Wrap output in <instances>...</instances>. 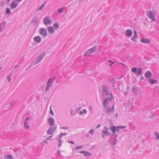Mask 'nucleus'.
Returning a JSON list of instances; mask_svg holds the SVG:
<instances>
[{"label":"nucleus","mask_w":159,"mask_h":159,"mask_svg":"<svg viewBox=\"0 0 159 159\" xmlns=\"http://www.w3.org/2000/svg\"><path fill=\"white\" fill-rule=\"evenodd\" d=\"M48 121L50 127L47 130V133L49 134H51L56 130L57 126V125L54 124L55 120L52 117H50L48 119Z\"/></svg>","instance_id":"obj_1"},{"label":"nucleus","mask_w":159,"mask_h":159,"mask_svg":"<svg viewBox=\"0 0 159 159\" xmlns=\"http://www.w3.org/2000/svg\"><path fill=\"white\" fill-rule=\"evenodd\" d=\"M131 71L134 73H136L135 75L137 76L141 75H142V68L139 67V68L136 67H133L131 69Z\"/></svg>","instance_id":"obj_2"},{"label":"nucleus","mask_w":159,"mask_h":159,"mask_svg":"<svg viewBox=\"0 0 159 159\" xmlns=\"http://www.w3.org/2000/svg\"><path fill=\"white\" fill-rule=\"evenodd\" d=\"M97 51V47H94L86 51L84 55V57H86L89 56V55L93 53L94 52Z\"/></svg>","instance_id":"obj_3"},{"label":"nucleus","mask_w":159,"mask_h":159,"mask_svg":"<svg viewBox=\"0 0 159 159\" xmlns=\"http://www.w3.org/2000/svg\"><path fill=\"white\" fill-rule=\"evenodd\" d=\"M102 92H105L107 95H111V97L113 99L112 94V93H109V91L108 89V88L106 85H104L102 87Z\"/></svg>","instance_id":"obj_4"},{"label":"nucleus","mask_w":159,"mask_h":159,"mask_svg":"<svg viewBox=\"0 0 159 159\" xmlns=\"http://www.w3.org/2000/svg\"><path fill=\"white\" fill-rule=\"evenodd\" d=\"M146 14L152 21H154L156 20L155 18V16L152 11L149 10H147L146 11Z\"/></svg>","instance_id":"obj_5"},{"label":"nucleus","mask_w":159,"mask_h":159,"mask_svg":"<svg viewBox=\"0 0 159 159\" xmlns=\"http://www.w3.org/2000/svg\"><path fill=\"white\" fill-rule=\"evenodd\" d=\"M49 18V17L48 16H46L44 18L43 21L45 25H47L48 24L50 25L51 24L52 20H50Z\"/></svg>","instance_id":"obj_6"},{"label":"nucleus","mask_w":159,"mask_h":159,"mask_svg":"<svg viewBox=\"0 0 159 159\" xmlns=\"http://www.w3.org/2000/svg\"><path fill=\"white\" fill-rule=\"evenodd\" d=\"M56 76H52L49 78L47 81V84H48L51 86H52V83L53 81L56 79Z\"/></svg>","instance_id":"obj_7"},{"label":"nucleus","mask_w":159,"mask_h":159,"mask_svg":"<svg viewBox=\"0 0 159 159\" xmlns=\"http://www.w3.org/2000/svg\"><path fill=\"white\" fill-rule=\"evenodd\" d=\"M39 33L42 35L46 37L47 35V33L46 29L45 28H40L39 30Z\"/></svg>","instance_id":"obj_8"},{"label":"nucleus","mask_w":159,"mask_h":159,"mask_svg":"<svg viewBox=\"0 0 159 159\" xmlns=\"http://www.w3.org/2000/svg\"><path fill=\"white\" fill-rule=\"evenodd\" d=\"M13 151L16 153V154L17 155L19 156L20 157H24V154L21 150H13Z\"/></svg>","instance_id":"obj_9"},{"label":"nucleus","mask_w":159,"mask_h":159,"mask_svg":"<svg viewBox=\"0 0 159 159\" xmlns=\"http://www.w3.org/2000/svg\"><path fill=\"white\" fill-rule=\"evenodd\" d=\"M18 3L15 0H13L12 3L10 4L11 9H13L16 8L18 6Z\"/></svg>","instance_id":"obj_10"},{"label":"nucleus","mask_w":159,"mask_h":159,"mask_svg":"<svg viewBox=\"0 0 159 159\" xmlns=\"http://www.w3.org/2000/svg\"><path fill=\"white\" fill-rule=\"evenodd\" d=\"M46 52H41L39 55H38L36 59L38 60V62H40L43 59L44 56L46 54Z\"/></svg>","instance_id":"obj_11"},{"label":"nucleus","mask_w":159,"mask_h":159,"mask_svg":"<svg viewBox=\"0 0 159 159\" xmlns=\"http://www.w3.org/2000/svg\"><path fill=\"white\" fill-rule=\"evenodd\" d=\"M114 109V105H113V103H112V107L111 108H109L107 109H105V112L107 114L109 115V113H113V111Z\"/></svg>","instance_id":"obj_12"},{"label":"nucleus","mask_w":159,"mask_h":159,"mask_svg":"<svg viewBox=\"0 0 159 159\" xmlns=\"http://www.w3.org/2000/svg\"><path fill=\"white\" fill-rule=\"evenodd\" d=\"M112 134H111L107 130H103L101 134L102 138H104L105 136L106 135V136H111Z\"/></svg>","instance_id":"obj_13"},{"label":"nucleus","mask_w":159,"mask_h":159,"mask_svg":"<svg viewBox=\"0 0 159 159\" xmlns=\"http://www.w3.org/2000/svg\"><path fill=\"white\" fill-rule=\"evenodd\" d=\"M80 153L81 154H83L84 156L85 157H89L91 156L92 154L87 151H81L80 152Z\"/></svg>","instance_id":"obj_14"},{"label":"nucleus","mask_w":159,"mask_h":159,"mask_svg":"<svg viewBox=\"0 0 159 159\" xmlns=\"http://www.w3.org/2000/svg\"><path fill=\"white\" fill-rule=\"evenodd\" d=\"M152 74L150 70H148L144 74V76L146 78L150 79L152 77Z\"/></svg>","instance_id":"obj_15"},{"label":"nucleus","mask_w":159,"mask_h":159,"mask_svg":"<svg viewBox=\"0 0 159 159\" xmlns=\"http://www.w3.org/2000/svg\"><path fill=\"white\" fill-rule=\"evenodd\" d=\"M125 34L127 36L130 37L132 35L133 32L131 30L128 29L126 30Z\"/></svg>","instance_id":"obj_16"},{"label":"nucleus","mask_w":159,"mask_h":159,"mask_svg":"<svg viewBox=\"0 0 159 159\" xmlns=\"http://www.w3.org/2000/svg\"><path fill=\"white\" fill-rule=\"evenodd\" d=\"M7 22L5 20L1 22L0 23V31L4 29L6 24H7Z\"/></svg>","instance_id":"obj_17"},{"label":"nucleus","mask_w":159,"mask_h":159,"mask_svg":"<svg viewBox=\"0 0 159 159\" xmlns=\"http://www.w3.org/2000/svg\"><path fill=\"white\" fill-rule=\"evenodd\" d=\"M39 21V18L37 16H34L33 19L32 20L31 23H34V25H35Z\"/></svg>","instance_id":"obj_18"},{"label":"nucleus","mask_w":159,"mask_h":159,"mask_svg":"<svg viewBox=\"0 0 159 159\" xmlns=\"http://www.w3.org/2000/svg\"><path fill=\"white\" fill-rule=\"evenodd\" d=\"M33 39L35 42L39 43L41 41V38L40 36H36L34 37Z\"/></svg>","instance_id":"obj_19"},{"label":"nucleus","mask_w":159,"mask_h":159,"mask_svg":"<svg viewBox=\"0 0 159 159\" xmlns=\"http://www.w3.org/2000/svg\"><path fill=\"white\" fill-rule=\"evenodd\" d=\"M140 41L143 43H150L151 41L149 39L142 38L141 39Z\"/></svg>","instance_id":"obj_20"},{"label":"nucleus","mask_w":159,"mask_h":159,"mask_svg":"<svg viewBox=\"0 0 159 159\" xmlns=\"http://www.w3.org/2000/svg\"><path fill=\"white\" fill-rule=\"evenodd\" d=\"M108 100L107 98H106L103 100V105L104 108H106L108 104Z\"/></svg>","instance_id":"obj_21"},{"label":"nucleus","mask_w":159,"mask_h":159,"mask_svg":"<svg viewBox=\"0 0 159 159\" xmlns=\"http://www.w3.org/2000/svg\"><path fill=\"white\" fill-rule=\"evenodd\" d=\"M114 127V125H112L109 128V129L112 131L111 135L116 134H115L116 133V131L115 128Z\"/></svg>","instance_id":"obj_22"},{"label":"nucleus","mask_w":159,"mask_h":159,"mask_svg":"<svg viewBox=\"0 0 159 159\" xmlns=\"http://www.w3.org/2000/svg\"><path fill=\"white\" fill-rule=\"evenodd\" d=\"M148 81L151 84H153L157 83V80H154L152 78L149 79Z\"/></svg>","instance_id":"obj_23"},{"label":"nucleus","mask_w":159,"mask_h":159,"mask_svg":"<svg viewBox=\"0 0 159 159\" xmlns=\"http://www.w3.org/2000/svg\"><path fill=\"white\" fill-rule=\"evenodd\" d=\"M48 32L50 34H53L54 32V28L52 26H49L48 28Z\"/></svg>","instance_id":"obj_24"},{"label":"nucleus","mask_w":159,"mask_h":159,"mask_svg":"<svg viewBox=\"0 0 159 159\" xmlns=\"http://www.w3.org/2000/svg\"><path fill=\"white\" fill-rule=\"evenodd\" d=\"M117 139H116V138H114V139L113 141L112 142V146L113 148H115V145L117 143Z\"/></svg>","instance_id":"obj_25"},{"label":"nucleus","mask_w":159,"mask_h":159,"mask_svg":"<svg viewBox=\"0 0 159 159\" xmlns=\"http://www.w3.org/2000/svg\"><path fill=\"white\" fill-rule=\"evenodd\" d=\"M46 3V2H44L42 5L38 7V9L39 11H41L44 7Z\"/></svg>","instance_id":"obj_26"},{"label":"nucleus","mask_w":159,"mask_h":159,"mask_svg":"<svg viewBox=\"0 0 159 159\" xmlns=\"http://www.w3.org/2000/svg\"><path fill=\"white\" fill-rule=\"evenodd\" d=\"M12 157L10 154L4 156L5 159H12Z\"/></svg>","instance_id":"obj_27"},{"label":"nucleus","mask_w":159,"mask_h":159,"mask_svg":"<svg viewBox=\"0 0 159 159\" xmlns=\"http://www.w3.org/2000/svg\"><path fill=\"white\" fill-rule=\"evenodd\" d=\"M53 26L54 27L55 29L56 30L59 27V24L58 23H55L53 24Z\"/></svg>","instance_id":"obj_28"},{"label":"nucleus","mask_w":159,"mask_h":159,"mask_svg":"<svg viewBox=\"0 0 159 159\" xmlns=\"http://www.w3.org/2000/svg\"><path fill=\"white\" fill-rule=\"evenodd\" d=\"M65 8V7H63L60 8L58 9L57 10V11L58 13H61L62 12L64 9Z\"/></svg>","instance_id":"obj_29"},{"label":"nucleus","mask_w":159,"mask_h":159,"mask_svg":"<svg viewBox=\"0 0 159 159\" xmlns=\"http://www.w3.org/2000/svg\"><path fill=\"white\" fill-rule=\"evenodd\" d=\"M38 60L36 59L35 60H33L31 62V65L33 66L36 65V64L40 62H38Z\"/></svg>","instance_id":"obj_30"},{"label":"nucleus","mask_w":159,"mask_h":159,"mask_svg":"<svg viewBox=\"0 0 159 159\" xmlns=\"http://www.w3.org/2000/svg\"><path fill=\"white\" fill-rule=\"evenodd\" d=\"M12 74L11 73L10 74L8 77L7 78V79L8 81V82L10 83L11 82V77L12 76Z\"/></svg>","instance_id":"obj_31"},{"label":"nucleus","mask_w":159,"mask_h":159,"mask_svg":"<svg viewBox=\"0 0 159 159\" xmlns=\"http://www.w3.org/2000/svg\"><path fill=\"white\" fill-rule=\"evenodd\" d=\"M5 13L7 14H9L11 13V10L9 8H7L6 9Z\"/></svg>","instance_id":"obj_32"},{"label":"nucleus","mask_w":159,"mask_h":159,"mask_svg":"<svg viewBox=\"0 0 159 159\" xmlns=\"http://www.w3.org/2000/svg\"><path fill=\"white\" fill-rule=\"evenodd\" d=\"M24 126L26 129H28L30 128L29 126L28 125H27V121H25L24 124Z\"/></svg>","instance_id":"obj_33"},{"label":"nucleus","mask_w":159,"mask_h":159,"mask_svg":"<svg viewBox=\"0 0 159 159\" xmlns=\"http://www.w3.org/2000/svg\"><path fill=\"white\" fill-rule=\"evenodd\" d=\"M50 85H49L48 84H47L46 88L45 89V92H46L48 91L49 89L51 87Z\"/></svg>","instance_id":"obj_34"},{"label":"nucleus","mask_w":159,"mask_h":159,"mask_svg":"<svg viewBox=\"0 0 159 159\" xmlns=\"http://www.w3.org/2000/svg\"><path fill=\"white\" fill-rule=\"evenodd\" d=\"M133 37L135 38H136L138 37L137 34V32L135 30L134 31V35Z\"/></svg>","instance_id":"obj_35"},{"label":"nucleus","mask_w":159,"mask_h":159,"mask_svg":"<svg viewBox=\"0 0 159 159\" xmlns=\"http://www.w3.org/2000/svg\"><path fill=\"white\" fill-rule=\"evenodd\" d=\"M117 126L120 129L126 128V127L125 126Z\"/></svg>","instance_id":"obj_36"},{"label":"nucleus","mask_w":159,"mask_h":159,"mask_svg":"<svg viewBox=\"0 0 159 159\" xmlns=\"http://www.w3.org/2000/svg\"><path fill=\"white\" fill-rule=\"evenodd\" d=\"M115 129V130L116 131H117L118 132H120V130H119V129L118 128L117 126H115L114 125V127Z\"/></svg>","instance_id":"obj_37"},{"label":"nucleus","mask_w":159,"mask_h":159,"mask_svg":"<svg viewBox=\"0 0 159 159\" xmlns=\"http://www.w3.org/2000/svg\"><path fill=\"white\" fill-rule=\"evenodd\" d=\"M137 88L136 87H134L133 89L132 92H133V93H137Z\"/></svg>","instance_id":"obj_38"},{"label":"nucleus","mask_w":159,"mask_h":159,"mask_svg":"<svg viewBox=\"0 0 159 159\" xmlns=\"http://www.w3.org/2000/svg\"><path fill=\"white\" fill-rule=\"evenodd\" d=\"M49 113L51 115H53L54 114L52 110L51 107H50V111H49Z\"/></svg>","instance_id":"obj_39"},{"label":"nucleus","mask_w":159,"mask_h":159,"mask_svg":"<svg viewBox=\"0 0 159 159\" xmlns=\"http://www.w3.org/2000/svg\"><path fill=\"white\" fill-rule=\"evenodd\" d=\"M135 39V38L133 36L132 38H131V39L134 42H136L137 41Z\"/></svg>","instance_id":"obj_40"},{"label":"nucleus","mask_w":159,"mask_h":159,"mask_svg":"<svg viewBox=\"0 0 159 159\" xmlns=\"http://www.w3.org/2000/svg\"><path fill=\"white\" fill-rule=\"evenodd\" d=\"M94 132V130L93 129H91L89 131V133L90 134H92Z\"/></svg>","instance_id":"obj_41"},{"label":"nucleus","mask_w":159,"mask_h":159,"mask_svg":"<svg viewBox=\"0 0 159 159\" xmlns=\"http://www.w3.org/2000/svg\"><path fill=\"white\" fill-rule=\"evenodd\" d=\"M155 90L156 91H158L159 90V85L156 86L155 88Z\"/></svg>","instance_id":"obj_42"},{"label":"nucleus","mask_w":159,"mask_h":159,"mask_svg":"<svg viewBox=\"0 0 159 159\" xmlns=\"http://www.w3.org/2000/svg\"><path fill=\"white\" fill-rule=\"evenodd\" d=\"M83 147V146H77L76 148H75L76 150H78L80 148H82Z\"/></svg>","instance_id":"obj_43"},{"label":"nucleus","mask_w":159,"mask_h":159,"mask_svg":"<svg viewBox=\"0 0 159 159\" xmlns=\"http://www.w3.org/2000/svg\"><path fill=\"white\" fill-rule=\"evenodd\" d=\"M61 134V135L62 136H65V135H67V134L66 133H60Z\"/></svg>","instance_id":"obj_44"},{"label":"nucleus","mask_w":159,"mask_h":159,"mask_svg":"<svg viewBox=\"0 0 159 159\" xmlns=\"http://www.w3.org/2000/svg\"><path fill=\"white\" fill-rule=\"evenodd\" d=\"M68 142L69 143H71V144H73L74 145L75 144V143L73 141H68Z\"/></svg>","instance_id":"obj_45"},{"label":"nucleus","mask_w":159,"mask_h":159,"mask_svg":"<svg viewBox=\"0 0 159 159\" xmlns=\"http://www.w3.org/2000/svg\"><path fill=\"white\" fill-rule=\"evenodd\" d=\"M116 62V61H114V62H111V63L109 65V66H111L113 64Z\"/></svg>","instance_id":"obj_46"},{"label":"nucleus","mask_w":159,"mask_h":159,"mask_svg":"<svg viewBox=\"0 0 159 159\" xmlns=\"http://www.w3.org/2000/svg\"><path fill=\"white\" fill-rule=\"evenodd\" d=\"M52 136H53L52 135H51L49 137L47 138L46 139L47 140H50V139L52 137Z\"/></svg>","instance_id":"obj_47"},{"label":"nucleus","mask_w":159,"mask_h":159,"mask_svg":"<svg viewBox=\"0 0 159 159\" xmlns=\"http://www.w3.org/2000/svg\"><path fill=\"white\" fill-rule=\"evenodd\" d=\"M58 141L59 143H63V141L61 140L60 139H58Z\"/></svg>","instance_id":"obj_48"},{"label":"nucleus","mask_w":159,"mask_h":159,"mask_svg":"<svg viewBox=\"0 0 159 159\" xmlns=\"http://www.w3.org/2000/svg\"><path fill=\"white\" fill-rule=\"evenodd\" d=\"M110 82H112V83L113 84H115V79L113 80H111Z\"/></svg>","instance_id":"obj_49"},{"label":"nucleus","mask_w":159,"mask_h":159,"mask_svg":"<svg viewBox=\"0 0 159 159\" xmlns=\"http://www.w3.org/2000/svg\"><path fill=\"white\" fill-rule=\"evenodd\" d=\"M112 97H111V96L109 98H107V99L108 100V101H112Z\"/></svg>","instance_id":"obj_50"},{"label":"nucleus","mask_w":159,"mask_h":159,"mask_svg":"<svg viewBox=\"0 0 159 159\" xmlns=\"http://www.w3.org/2000/svg\"><path fill=\"white\" fill-rule=\"evenodd\" d=\"M119 64H120L122 65L125 68V65L124 64H123V63H121V62H119Z\"/></svg>","instance_id":"obj_51"},{"label":"nucleus","mask_w":159,"mask_h":159,"mask_svg":"<svg viewBox=\"0 0 159 159\" xmlns=\"http://www.w3.org/2000/svg\"><path fill=\"white\" fill-rule=\"evenodd\" d=\"M30 119V117H26V118L25 120V121H27L28 120Z\"/></svg>","instance_id":"obj_52"},{"label":"nucleus","mask_w":159,"mask_h":159,"mask_svg":"<svg viewBox=\"0 0 159 159\" xmlns=\"http://www.w3.org/2000/svg\"><path fill=\"white\" fill-rule=\"evenodd\" d=\"M19 66V65L16 64L14 67V69H15L16 68H18Z\"/></svg>","instance_id":"obj_53"},{"label":"nucleus","mask_w":159,"mask_h":159,"mask_svg":"<svg viewBox=\"0 0 159 159\" xmlns=\"http://www.w3.org/2000/svg\"><path fill=\"white\" fill-rule=\"evenodd\" d=\"M103 129H105V130H107V131H108L109 130V129L107 127L105 126L104 127Z\"/></svg>","instance_id":"obj_54"},{"label":"nucleus","mask_w":159,"mask_h":159,"mask_svg":"<svg viewBox=\"0 0 159 159\" xmlns=\"http://www.w3.org/2000/svg\"><path fill=\"white\" fill-rule=\"evenodd\" d=\"M62 128L64 129H68V127H62Z\"/></svg>","instance_id":"obj_55"},{"label":"nucleus","mask_w":159,"mask_h":159,"mask_svg":"<svg viewBox=\"0 0 159 159\" xmlns=\"http://www.w3.org/2000/svg\"><path fill=\"white\" fill-rule=\"evenodd\" d=\"M83 113H85L87 112V110L86 109H84L82 111Z\"/></svg>","instance_id":"obj_56"},{"label":"nucleus","mask_w":159,"mask_h":159,"mask_svg":"<svg viewBox=\"0 0 159 159\" xmlns=\"http://www.w3.org/2000/svg\"><path fill=\"white\" fill-rule=\"evenodd\" d=\"M32 65H31V64L27 68H26V69L25 70H28L29 69H30Z\"/></svg>","instance_id":"obj_57"},{"label":"nucleus","mask_w":159,"mask_h":159,"mask_svg":"<svg viewBox=\"0 0 159 159\" xmlns=\"http://www.w3.org/2000/svg\"><path fill=\"white\" fill-rule=\"evenodd\" d=\"M57 153L59 154V155H60L61 152L60 150H58L57 151Z\"/></svg>","instance_id":"obj_58"},{"label":"nucleus","mask_w":159,"mask_h":159,"mask_svg":"<svg viewBox=\"0 0 159 159\" xmlns=\"http://www.w3.org/2000/svg\"><path fill=\"white\" fill-rule=\"evenodd\" d=\"M80 109H81V107L78 108L76 110L77 112H78L79 111H80Z\"/></svg>","instance_id":"obj_59"},{"label":"nucleus","mask_w":159,"mask_h":159,"mask_svg":"<svg viewBox=\"0 0 159 159\" xmlns=\"http://www.w3.org/2000/svg\"><path fill=\"white\" fill-rule=\"evenodd\" d=\"M5 4V2H1V5L2 6L3 5Z\"/></svg>","instance_id":"obj_60"},{"label":"nucleus","mask_w":159,"mask_h":159,"mask_svg":"<svg viewBox=\"0 0 159 159\" xmlns=\"http://www.w3.org/2000/svg\"><path fill=\"white\" fill-rule=\"evenodd\" d=\"M144 79V77L143 76H141L140 77V80H143Z\"/></svg>","instance_id":"obj_61"},{"label":"nucleus","mask_w":159,"mask_h":159,"mask_svg":"<svg viewBox=\"0 0 159 159\" xmlns=\"http://www.w3.org/2000/svg\"><path fill=\"white\" fill-rule=\"evenodd\" d=\"M70 112V115L71 116H73L74 115V114H73V111L72 110H71Z\"/></svg>","instance_id":"obj_62"},{"label":"nucleus","mask_w":159,"mask_h":159,"mask_svg":"<svg viewBox=\"0 0 159 159\" xmlns=\"http://www.w3.org/2000/svg\"><path fill=\"white\" fill-rule=\"evenodd\" d=\"M101 124H98L96 127V128H99V127H100V126H101Z\"/></svg>","instance_id":"obj_63"},{"label":"nucleus","mask_w":159,"mask_h":159,"mask_svg":"<svg viewBox=\"0 0 159 159\" xmlns=\"http://www.w3.org/2000/svg\"><path fill=\"white\" fill-rule=\"evenodd\" d=\"M156 139H159V135H157L156 137Z\"/></svg>","instance_id":"obj_64"}]
</instances>
